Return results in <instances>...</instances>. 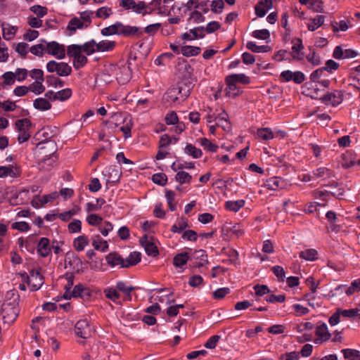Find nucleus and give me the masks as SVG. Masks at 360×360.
<instances>
[{
    "mask_svg": "<svg viewBox=\"0 0 360 360\" xmlns=\"http://www.w3.org/2000/svg\"><path fill=\"white\" fill-rule=\"evenodd\" d=\"M255 136L261 141H270L275 137V134L271 128L264 127L257 130Z\"/></svg>",
    "mask_w": 360,
    "mask_h": 360,
    "instance_id": "nucleus-31",
    "label": "nucleus"
},
{
    "mask_svg": "<svg viewBox=\"0 0 360 360\" xmlns=\"http://www.w3.org/2000/svg\"><path fill=\"white\" fill-rule=\"evenodd\" d=\"M93 14L92 11L86 10L79 13V17L72 18L66 27L68 35L75 34L77 30H84L89 27L92 22Z\"/></svg>",
    "mask_w": 360,
    "mask_h": 360,
    "instance_id": "nucleus-3",
    "label": "nucleus"
},
{
    "mask_svg": "<svg viewBox=\"0 0 360 360\" xmlns=\"http://www.w3.org/2000/svg\"><path fill=\"white\" fill-rule=\"evenodd\" d=\"M210 3V10L214 13H221L224 8L223 0H213Z\"/></svg>",
    "mask_w": 360,
    "mask_h": 360,
    "instance_id": "nucleus-62",
    "label": "nucleus"
},
{
    "mask_svg": "<svg viewBox=\"0 0 360 360\" xmlns=\"http://www.w3.org/2000/svg\"><path fill=\"white\" fill-rule=\"evenodd\" d=\"M283 186V181L281 179L277 176L271 177L266 180L265 186L269 190L276 191L280 189Z\"/></svg>",
    "mask_w": 360,
    "mask_h": 360,
    "instance_id": "nucleus-36",
    "label": "nucleus"
},
{
    "mask_svg": "<svg viewBox=\"0 0 360 360\" xmlns=\"http://www.w3.org/2000/svg\"><path fill=\"white\" fill-rule=\"evenodd\" d=\"M42 192V188L37 185H32L27 188L22 189L18 193L13 194V198H11L10 203L11 205H20L24 204L27 202L30 198V193H38L40 194Z\"/></svg>",
    "mask_w": 360,
    "mask_h": 360,
    "instance_id": "nucleus-7",
    "label": "nucleus"
},
{
    "mask_svg": "<svg viewBox=\"0 0 360 360\" xmlns=\"http://www.w3.org/2000/svg\"><path fill=\"white\" fill-rule=\"evenodd\" d=\"M251 35L254 38L262 40H268L270 38V33L266 29L255 30Z\"/></svg>",
    "mask_w": 360,
    "mask_h": 360,
    "instance_id": "nucleus-63",
    "label": "nucleus"
},
{
    "mask_svg": "<svg viewBox=\"0 0 360 360\" xmlns=\"http://www.w3.org/2000/svg\"><path fill=\"white\" fill-rule=\"evenodd\" d=\"M226 83L227 86L226 91L228 96L235 97L240 94L242 92V90L240 87L238 86V84L228 76L226 78Z\"/></svg>",
    "mask_w": 360,
    "mask_h": 360,
    "instance_id": "nucleus-23",
    "label": "nucleus"
},
{
    "mask_svg": "<svg viewBox=\"0 0 360 360\" xmlns=\"http://www.w3.org/2000/svg\"><path fill=\"white\" fill-rule=\"evenodd\" d=\"M19 174V170L13 166H0V178L6 176L16 177Z\"/></svg>",
    "mask_w": 360,
    "mask_h": 360,
    "instance_id": "nucleus-35",
    "label": "nucleus"
},
{
    "mask_svg": "<svg viewBox=\"0 0 360 360\" xmlns=\"http://www.w3.org/2000/svg\"><path fill=\"white\" fill-rule=\"evenodd\" d=\"M231 79L234 80V82L237 84H248L250 82V79L249 77L246 76L243 73L240 74H233L231 75H229Z\"/></svg>",
    "mask_w": 360,
    "mask_h": 360,
    "instance_id": "nucleus-61",
    "label": "nucleus"
},
{
    "mask_svg": "<svg viewBox=\"0 0 360 360\" xmlns=\"http://www.w3.org/2000/svg\"><path fill=\"white\" fill-rule=\"evenodd\" d=\"M218 110L219 108H213L209 106L204 110V112H206L205 118L208 123H212L217 120V112L219 111Z\"/></svg>",
    "mask_w": 360,
    "mask_h": 360,
    "instance_id": "nucleus-58",
    "label": "nucleus"
},
{
    "mask_svg": "<svg viewBox=\"0 0 360 360\" xmlns=\"http://www.w3.org/2000/svg\"><path fill=\"white\" fill-rule=\"evenodd\" d=\"M1 28L3 38L6 41L13 39L18 30V27L12 25L8 22H2Z\"/></svg>",
    "mask_w": 360,
    "mask_h": 360,
    "instance_id": "nucleus-21",
    "label": "nucleus"
},
{
    "mask_svg": "<svg viewBox=\"0 0 360 360\" xmlns=\"http://www.w3.org/2000/svg\"><path fill=\"white\" fill-rule=\"evenodd\" d=\"M304 49V46L302 44V41L301 39L297 38L295 39L292 41V58L295 60H302L304 58V53H302V50Z\"/></svg>",
    "mask_w": 360,
    "mask_h": 360,
    "instance_id": "nucleus-20",
    "label": "nucleus"
},
{
    "mask_svg": "<svg viewBox=\"0 0 360 360\" xmlns=\"http://www.w3.org/2000/svg\"><path fill=\"white\" fill-rule=\"evenodd\" d=\"M105 260L108 265H110L111 267H115L117 266H119L122 268H126L124 264V259H123L120 255L115 252H110L109 253L106 257Z\"/></svg>",
    "mask_w": 360,
    "mask_h": 360,
    "instance_id": "nucleus-27",
    "label": "nucleus"
},
{
    "mask_svg": "<svg viewBox=\"0 0 360 360\" xmlns=\"http://www.w3.org/2000/svg\"><path fill=\"white\" fill-rule=\"evenodd\" d=\"M121 119L122 115L120 113H115L113 116H112L111 120L107 122L108 127L111 129H115L119 127V129L124 134V138H129L131 136V124L127 123L126 124L120 127L119 124L114 121H118Z\"/></svg>",
    "mask_w": 360,
    "mask_h": 360,
    "instance_id": "nucleus-16",
    "label": "nucleus"
},
{
    "mask_svg": "<svg viewBox=\"0 0 360 360\" xmlns=\"http://www.w3.org/2000/svg\"><path fill=\"white\" fill-rule=\"evenodd\" d=\"M333 176V172L326 167H320L313 170V177L315 179L326 180Z\"/></svg>",
    "mask_w": 360,
    "mask_h": 360,
    "instance_id": "nucleus-22",
    "label": "nucleus"
},
{
    "mask_svg": "<svg viewBox=\"0 0 360 360\" xmlns=\"http://www.w3.org/2000/svg\"><path fill=\"white\" fill-rule=\"evenodd\" d=\"M90 295V290L81 284L75 285L72 292V296L80 297L83 299L89 297Z\"/></svg>",
    "mask_w": 360,
    "mask_h": 360,
    "instance_id": "nucleus-44",
    "label": "nucleus"
},
{
    "mask_svg": "<svg viewBox=\"0 0 360 360\" xmlns=\"http://www.w3.org/2000/svg\"><path fill=\"white\" fill-rule=\"evenodd\" d=\"M341 352L346 360H360V352L356 349H343Z\"/></svg>",
    "mask_w": 360,
    "mask_h": 360,
    "instance_id": "nucleus-54",
    "label": "nucleus"
},
{
    "mask_svg": "<svg viewBox=\"0 0 360 360\" xmlns=\"http://www.w3.org/2000/svg\"><path fill=\"white\" fill-rule=\"evenodd\" d=\"M46 71L55 74L60 77H66L72 74V67L65 62H59L54 60H49L46 64Z\"/></svg>",
    "mask_w": 360,
    "mask_h": 360,
    "instance_id": "nucleus-5",
    "label": "nucleus"
},
{
    "mask_svg": "<svg viewBox=\"0 0 360 360\" xmlns=\"http://www.w3.org/2000/svg\"><path fill=\"white\" fill-rule=\"evenodd\" d=\"M75 334L82 338L86 339L91 335L94 332L89 321L86 319L78 321L75 326Z\"/></svg>",
    "mask_w": 360,
    "mask_h": 360,
    "instance_id": "nucleus-14",
    "label": "nucleus"
},
{
    "mask_svg": "<svg viewBox=\"0 0 360 360\" xmlns=\"http://www.w3.org/2000/svg\"><path fill=\"white\" fill-rule=\"evenodd\" d=\"M244 200H228L225 202V208L231 212H236L245 205Z\"/></svg>",
    "mask_w": 360,
    "mask_h": 360,
    "instance_id": "nucleus-43",
    "label": "nucleus"
},
{
    "mask_svg": "<svg viewBox=\"0 0 360 360\" xmlns=\"http://www.w3.org/2000/svg\"><path fill=\"white\" fill-rule=\"evenodd\" d=\"M41 43L30 47V52L33 55L42 57L46 53V40H41Z\"/></svg>",
    "mask_w": 360,
    "mask_h": 360,
    "instance_id": "nucleus-45",
    "label": "nucleus"
},
{
    "mask_svg": "<svg viewBox=\"0 0 360 360\" xmlns=\"http://www.w3.org/2000/svg\"><path fill=\"white\" fill-rule=\"evenodd\" d=\"M30 10L38 18H43L48 12L47 8L41 5H34L30 7Z\"/></svg>",
    "mask_w": 360,
    "mask_h": 360,
    "instance_id": "nucleus-64",
    "label": "nucleus"
},
{
    "mask_svg": "<svg viewBox=\"0 0 360 360\" xmlns=\"http://www.w3.org/2000/svg\"><path fill=\"white\" fill-rule=\"evenodd\" d=\"M196 141L200 146L203 148L205 150L209 152L215 153L219 148V146L216 143L212 142L210 140L205 137L200 138L197 139Z\"/></svg>",
    "mask_w": 360,
    "mask_h": 360,
    "instance_id": "nucleus-33",
    "label": "nucleus"
},
{
    "mask_svg": "<svg viewBox=\"0 0 360 360\" xmlns=\"http://www.w3.org/2000/svg\"><path fill=\"white\" fill-rule=\"evenodd\" d=\"M89 245V238L82 234L76 237L72 241V247L77 252H82Z\"/></svg>",
    "mask_w": 360,
    "mask_h": 360,
    "instance_id": "nucleus-24",
    "label": "nucleus"
},
{
    "mask_svg": "<svg viewBox=\"0 0 360 360\" xmlns=\"http://www.w3.org/2000/svg\"><path fill=\"white\" fill-rule=\"evenodd\" d=\"M344 95L342 91L334 90L325 94L321 98L322 103L327 105L337 106L343 101Z\"/></svg>",
    "mask_w": 360,
    "mask_h": 360,
    "instance_id": "nucleus-17",
    "label": "nucleus"
},
{
    "mask_svg": "<svg viewBox=\"0 0 360 360\" xmlns=\"http://www.w3.org/2000/svg\"><path fill=\"white\" fill-rule=\"evenodd\" d=\"M56 160V155L53 153L50 157L44 158L39 162L40 169L44 170L51 169V168L53 167Z\"/></svg>",
    "mask_w": 360,
    "mask_h": 360,
    "instance_id": "nucleus-49",
    "label": "nucleus"
},
{
    "mask_svg": "<svg viewBox=\"0 0 360 360\" xmlns=\"http://www.w3.org/2000/svg\"><path fill=\"white\" fill-rule=\"evenodd\" d=\"M115 287L117 288L118 292L124 293L127 297V299L131 300V293L134 289V287L127 285L126 283L123 281L117 282Z\"/></svg>",
    "mask_w": 360,
    "mask_h": 360,
    "instance_id": "nucleus-50",
    "label": "nucleus"
},
{
    "mask_svg": "<svg viewBox=\"0 0 360 360\" xmlns=\"http://www.w3.org/2000/svg\"><path fill=\"white\" fill-rule=\"evenodd\" d=\"M189 95V87L186 84H181L170 88L165 94V99L167 102L175 103L184 101Z\"/></svg>",
    "mask_w": 360,
    "mask_h": 360,
    "instance_id": "nucleus-6",
    "label": "nucleus"
},
{
    "mask_svg": "<svg viewBox=\"0 0 360 360\" xmlns=\"http://www.w3.org/2000/svg\"><path fill=\"white\" fill-rule=\"evenodd\" d=\"M115 41L103 39L96 42L97 52H107L112 51L115 47Z\"/></svg>",
    "mask_w": 360,
    "mask_h": 360,
    "instance_id": "nucleus-34",
    "label": "nucleus"
},
{
    "mask_svg": "<svg viewBox=\"0 0 360 360\" xmlns=\"http://www.w3.org/2000/svg\"><path fill=\"white\" fill-rule=\"evenodd\" d=\"M141 261V254L138 252H132L129 257L124 259V266L126 268L137 264Z\"/></svg>",
    "mask_w": 360,
    "mask_h": 360,
    "instance_id": "nucleus-53",
    "label": "nucleus"
},
{
    "mask_svg": "<svg viewBox=\"0 0 360 360\" xmlns=\"http://www.w3.org/2000/svg\"><path fill=\"white\" fill-rule=\"evenodd\" d=\"M131 76V74L130 68L127 66H122L120 68L116 74L117 80L120 84L127 83L130 80Z\"/></svg>",
    "mask_w": 360,
    "mask_h": 360,
    "instance_id": "nucleus-30",
    "label": "nucleus"
},
{
    "mask_svg": "<svg viewBox=\"0 0 360 360\" xmlns=\"http://www.w3.org/2000/svg\"><path fill=\"white\" fill-rule=\"evenodd\" d=\"M315 333L317 338L315 339L314 342L318 345L328 340L330 338V333H329L326 323L317 326Z\"/></svg>",
    "mask_w": 360,
    "mask_h": 360,
    "instance_id": "nucleus-19",
    "label": "nucleus"
},
{
    "mask_svg": "<svg viewBox=\"0 0 360 360\" xmlns=\"http://www.w3.org/2000/svg\"><path fill=\"white\" fill-rule=\"evenodd\" d=\"M184 153L194 159L200 158L202 155V150L191 143H188L184 148Z\"/></svg>",
    "mask_w": 360,
    "mask_h": 360,
    "instance_id": "nucleus-42",
    "label": "nucleus"
},
{
    "mask_svg": "<svg viewBox=\"0 0 360 360\" xmlns=\"http://www.w3.org/2000/svg\"><path fill=\"white\" fill-rule=\"evenodd\" d=\"M101 34L103 37L117 35L122 37L133 38L141 36L143 32L139 27L131 26L124 24L120 21H116L108 27L101 29Z\"/></svg>",
    "mask_w": 360,
    "mask_h": 360,
    "instance_id": "nucleus-1",
    "label": "nucleus"
},
{
    "mask_svg": "<svg viewBox=\"0 0 360 360\" xmlns=\"http://www.w3.org/2000/svg\"><path fill=\"white\" fill-rule=\"evenodd\" d=\"M15 129L18 132V141L20 143H22L29 140L31 136L30 131L32 122L27 118L20 119L15 122Z\"/></svg>",
    "mask_w": 360,
    "mask_h": 360,
    "instance_id": "nucleus-9",
    "label": "nucleus"
},
{
    "mask_svg": "<svg viewBox=\"0 0 360 360\" xmlns=\"http://www.w3.org/2000/svg\"><path fill=\"white\" fill-rule=\"evenodd\" d=\"M67 54L72 58L73 66L76 70L83 68L88 62V59L80 50L79 44H71L67 48Z\"/></svg>",
    "mask_w": 360,
    "mask_h": 360,
    "instance_id": "nucleus-8",
    "label": "nucleus"
},
{
    "mask_svg": "<svg viewBox=\"0 0 360 360\" xmlns=\"http://www.w3.org/2000/svg\"><path fill=\"white\" fill-rule=\"evenodd\" d=\"M181 53L186 57L195 56L200 53V48L193 46H184L181 48Z\"/></svg>",
    "mask_w": 360,
    "mask_h": 360,
    "instance_id": "nucleus-51",
    "label": "nucleus"
},
{
    "mask_svg": "<svg viewBox=\"0 0 360 360\" xmlns=\"http://www.w3.org/2000/svg\"><path fill=\"white\" fill-rule=\"evenodd\" d=\"M33 106L35 109L40 111L49 110L51 108V104L45 98H37L33 102Z\"/></svg>",
    "mask_w": 360,
    "mask_h": 360,
    "instance_id": "nucleus-37",
    "label": "nucleus"
},
{
    "mask_svg": "<svg viewBox=\"0 0 360 360\" xmlns=\"http://www.w3.org/2000/svg\"><path fill=\"white\" fill-rule=\"evenodd\" d=\"M51 251L50 241L47 238H41L37 244V252L43 257H47Z\"/></svg>",
    "mask_w": 360,
    "mask_h": 360,
    "instance_id": "nucleus-25",
    "label": "nucleus"
},
{
    "mask_svg": "<svg viewBox=\"0 0 360 360\" xmlns=\"http://www.w3.org/2000/svg\"><path fill=\"white\" fill-rule=\"evenodd\" d=\"M188 258L187 252H181L174 257L173 263L176 267H181L186 264Z\"/></svg>",
    "mask_w": 360,
    "mask_h": 360,
    "instance_id": "nucleus-56",
    "label": "nucleus"
},
{
    "mask_svg": "<svg viewBox=\"0 0 360 360\" xmlns=\"http://www.w3.org/2000/svg\"><path fill=\"white\" fill-rule=\"evenodd\" d=\"M43 82H34L28 86L29 91L36 95L42 94L46 89Z\"/></svg>",
    "mask_w": 360,
    "mask_h": 360,
    "instance_id": "nucleus-60",
    "label": "nucleus"
},
{
    "mask_svg": "<svg viewBox=\"0 0 360 360\" xmlns=\"http://www.w3.org/2000/svg\"><path fill=\"white\" fill-rule=\"evenodd\" d=\"M113 13L112 9L110 7L103 6L99 8L96 11V16L98 18H101L103 20L108 19L110 18Z\"/></svg>",
    "mask_w": 360,
    "mask_h": 360,
    "instance_id": "nucleus-57",
    "label": "nucleus"
},
{
    "mask_svg": "<svg viewBox=\"0 0 360 360\" xmlns=\"http://www.w3.org/2000/svg\"><path fill=\"white\" fill-rule=\"evenodd\" d=\"M246 47L255 53H266L270 51L269 46L266 45L259 46L252 41L247 42Z\"/></svg>",
    "mask_w": 360,
    "mask_h": 360,
    "instance_id": "nucleus-52",
    "label": "nucleus"
},
{
    "mask_svg": "<svg viewBox=\"0 0 360 360\" xmlns=\"http://www.w3.org/2000/svg\"><path fill=\"white\" fill-rule=\"evenodd\" d=\"M68 230L70 233H79L82 231V221L75 219L68 225Z\"/></svg>",
    "mask_w": 360,
    "mask_h": 360,
    "instance_id": "nucleus-59",
    "label": "nucleus"
},
{
    "mask_svg": "<svg viewBox=\"0 0 360 360\" xmlns=\"http://www.w3.org/2000/svg\"><path fill=\"white\" fill-rule=\"evenodd\" d=\"M324 21L325 17L323 15H317L316 18L311 19L307 24L308 30L311 32L316 30L323 24Z\"/></svg>",
    "mask_w": 360,
    "mask_h": 360,
    "instance_id": "nucleus-47",
    "label": "nucleus"
},
{
    "mask_svg": "<svg viewBox=\"0 0 360 360\" xmlns=\"http://www.w3.org/2000/svg\"><path fill=\"white\" fill-rule=\"evenodd\" d=\"M188 227V219L185 217H180L176 220L172 225L171 231L173 233H182L184 230Z\"/></svg>",
    "mask_w": 360,
    "mask_h": 360,
    "instance_id": "nucleus-32",
    "label": "nucleus"
},
{
    "mask_svg": "<svg viewBox=\"0 0 360 360\" xmlns=\"http://www.w3.org/2000/svg\"><path fill=\"white\" fill-rule=\"evenodd\" d=\"M121 172L116 166H109L103 171L107 182L115 183L120 180Z\"/></svg>",
    "mask_w": 360,
    "mask_h": 360,
    "instance_id": "nucleus-18",
    "label": "nucleus"
},
{
    "mask_svg": "<svg viewBox=\"0 0 360 360\" xmlns=\"http://www.w3.org/2000/svg\"><path fill=\"white\" fill-rule=\"evenodd\" d=\"M92 245L95 250L105 252L108 249V242L99 236H95L92 240Z\"/></svg>",
    "mask_w": 360,
    "mask_h": 360,
    "instance_id": "nucleus-40",
    "label": "nucleus"
},
{
    "mask_svg": "<svg viewBox=\"0 0 360 360\" xmlns=\"http://www.w3.org/2000/svg\"><path fill=\"white\" fill-rule=\"evenodd\" d=\"M22 282L27 283L28 288L31 291L39 290L44 283V279L39 269H32L30 274H20Z\"/></svg>",
    "mask_w": 360,
    "mask_h": 360,
    "instance_id": "nucleus-4",
    "label": "nucleus"
},
{
    "mask_svg": "<svg viewBox=\"0 0 360 360\" xmlns=\"http://www.w3.org/2000/svg\"><path fill=\"white\" fill-rule=\"evenodd\" d=\"M280 79L283 82H293L297 84H302L305 80V75L301 71L283 70L280 74Z\"/></svg>",
    "mask_w": 360,
    "mask_h": 360,
    "instance_id": "nucleus-13",
    "label": "nucleus"
},
{
    "mask_svg": "<svg viewBox=\"0 0 360 360\" xmlns=\"http://www.w3.org/2000/svg\"><path fill=\"white\" fill-rule=\"evenodd\" d=\"M79 46L80 50L87 56L97 52L96 41L94 39L86 41L84 44L79 45Z\"/></svg>",
    "mask_w": 360,
    "mask_h": 360,
    "instance_id": "nucleus-41",
    "label": "nucleus"
},
{
    "mask_svg": "<svg viewBox=\"0 0 360 360\" xmlns=\"http://www.w3.org/2000/svg\"><path fill=\"white\" fill-rule=\"evenodd\" d=\"M192 179L191 175L182 169L177 172L175 176V180L180 184H190Z\"/></svg>",
    "mask_w": 360,
    "mask_h": 360,
    "instance_id": "nucleus-55",
    "label": "nucleus"
},
{
    "mask_svg": "<svg viewBox=\"0 0 360 360\" xmlns=\"http://www.w3.org/2000/svg\"><path fill=\"white\" fill-rule=\"evenodd\" d=\"M49 94H53V100L65 101L71 97L72 91L71 89L65 88L55 93L53 91H49L46 94V96H48Z\"/></svg>",
    "mask_w": 360,
    "mask_h": 360,
    "instance_id": "nucleus-29",
    "label": "nucleus"
},
{
    "mask_svg": "<svg viewBox=\"0 0 360 360\" xmlns=\"http://www.w3.org/2000/svg\"><path fill=\"white\" fill-rule=\"evenodd\" d=\"M46 53L54 57L57 60H63L66 56L65 46L56 41H46Z\"/></svg>",
    "mask_w": 360,
    "mask_h": 360,
    "instance_id": "nucleus-11",
    "label": "nucleus"
},
{
    "mask_svg": "<svg viewBox=\"0 0 360 360\" xmlns=\"http://www.w3.org/2000/svg\"><path fill=\"white\" fill-rule=\"evenodd\" d=\"M59 193L57 191L52 192L48 195L40 197L39 195H34L32 197L31 205L33 207L39 209L44 207L47 203L53 202L57 199Z\"/></svg>",
    "mask_w": 360,
    "mask_h": 360,
    "instance_id": "nucleus-15",
    "label": "nucleus"
},
{
    "mask_svg": "<svg viewBox=\"0 0 360 360\" xmlns=\"http://www.w3.org/2000/svg\"><path fill=\"white\" fill-rule=\"evenodd\" d=\"M179 141L178 138L171 137L167 134H163L161 136L159 141V148L167 149V148L172 144L176 143Z\"/></svg>",
    "mask_w": 360,
    "mask_h": 360,
    "instance_id": "nucleus-48",
    "label": "nucleus"
},
{
    "mask_svg": "<svg viewBox=\"0 0 360 360\" xmlns=\"http://www.w3.org/2000/svg\"><path fill=\"white\" fill-rule=\"evenodd\" d=\"M194 257L198 260L195 262V266L202 267L204 266L206 264H207V256L205 253V251L203 250H199L195 252Z\"/></svg>",
    "mask_w": 360,
    "mask_h": 360,
    "instance_id": "nucleus-46",
    "label": "nucleus"
},
{
    "mask_svg": "<svg viewBox=\"0 0 360 360\" xmlns=\"http://www.w3.org/2000/svg\"><path fill=\"white\" fill-rule=\"evenodd\" d=\"M299 257L309 262H313L318 258V252L315 249H304L299 253Z\"/></svg>",
    "mask_w": 360,
    "mask_h": 360,
    "instance_id": "nucleus-39",
    "label": "nucleus"
},
{
    "mask_svg": "<svg viewBox=\"0 0 360 360\" xmlns=\"http://www.w3.org/2000/svg\"><path fill=\"white\" fill-rule=\"evenodd\" d=\"M65 268L71 273H78L82 268L80 258L72 252H69L65 258Z\"/></svg>",
    "mask_w": 360,
    "mask_h": 360,
    "instance_id": "nucleus-12",
    "label": "nucleus"
},
{
    "mask_svg": "<svg viewBox=\"0 0 360 360\" xmlns=\"http://www.w3.org/2000/svg\"><path fill=\"white\" fill-rule=\"evenodd\" d=\"M119 6L125 10H131L137 14L144 15L149 13L147 4L143 1L136 2L134 0H119Z\"/></svg>",
    "mask_w": 360,
    "mask_h": 360,
    "instance_id": "nucleus-10",
    "label": "nucleus"
},
{
    "mask_svg": "<svg viewBox=\"0 0 360 360\" xmlns=\"http://www.w3.org/2000/svg\"><path fill=\"white\" fill-rule=\"evenodd\" d=\"M103 293L105 296L115 303L120 302V293L116 287H108L104 289Z\"/></svg>",
    "mask_w": 360,
    "mask_h": 360,
    "instance_id": "nucleus-38",
    "label": "nucleus"
},
{
    "mask_svg": "<svg viewBox=\"0 0 360 360\" xmlns=\"http://www.w3.org/2000/svg\"><path fill=\"white\" fill-rule=\"evenodd\" d=\"M217 112V125L221 127L224 130L231 129V123L229 121V117L226 111L223 108H219Z\"/></svg>",
    "mask_w": 360,
    "mask_h": 360,
    "instance_id": "nucleus-28",
    "label": "nucleus"
},
{
    "mask_svg": "<svg viewBox=\"0 0 360 360\" xmlns=\"http://www.w3.org/2000/svg\"><path fill=\"white\" fill-rule=\"evenodd\" d=\"M9 295H12L11 298L3 303L0 311L2 320L8 324L13 323L20 313L18 307L19 296L14 292L8 293L7 296Z\"/></svg>",
    "mask_w": 360,
    "mask_h": 360,
    "instance_id": "nucleus-2",
    "label": "nucleus"
},
{
    "mask_svg": "<svg viewBox=\"0 0 360 360\" xmlns=\"http://www.w3.org/2000/svg\"><path fill=\"white\" fill-rule=\"evenodd\" d=\"M141 245L143 247L146 254L149 256H156L158 253L157 247L146 236L142 237L140 240Z\"/></svg>",
    "mask_w": 360,
    "mask_h": 360,
    "instance_id": "nucleus-26",
    "label": "nucleus"
}]
</instances>
